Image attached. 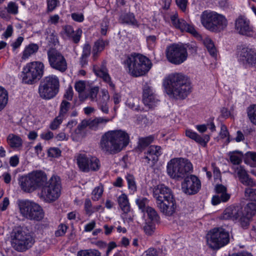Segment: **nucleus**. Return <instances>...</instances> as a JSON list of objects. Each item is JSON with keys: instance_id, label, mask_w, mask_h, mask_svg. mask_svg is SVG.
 Wrapping results in <instances>:
<instances>
[{"instance_id": "39448f33", "label": "nucleus", "mask_w": 256, "mask_h": 256, "mask_svg": "<svg viewBox=\"0 0 256 256\" xmlns=\"http://www.w3.org/2000/svg\"><path fill=\"white\" fill-rule=\"evenodd\" d=\"M192 164L188 159L174 158L172 159L167 164V172L172 178H185L192 172Z\"/></svg>"}, {"instance_id": "423d86ee", "label": "nucleus", "mask_w": 256, "mask_h": 256, "mask_svg": "<svg viewBox=\"0 0 256 256\" xmlns=\"http://www.w3.org/2000/svg\"><path fill=\"white\" fill-rule=\"evenodd\" d=\"M17 204L20 214L28 220L40 221L44 218V212L42 207L32 200H18Z\"/></svg>"}, {"instance_id": "bf43d9fd", "label": "nucleus", "mask_w": 256, "mask_h": 256, "mask_svg": "<svg viewBox=\"0 0 256 256\" xmlns=\"http://www.w3.org/2000/svg\"><path fill=\"white\" fill-rule=\"evenodd\" d=\"M99 91L98 87L95 86L92 88L89 92L88 95V98H90L92 102H96L98 98H96L98 94Z\"/></svg>"}, {"instance_id": "09e8293b", "label": "nucleus", "mask_w": 256, "mask_h": 256, "mask_svg": "<svg viewBox=\"0 0 256 256\" xmlns=\"http://www.w3.org/2000/svg\"><path fill=\"white\" fill-rule=\"evenodd\" d=\"M104 192V186L102 184H100L98 186L96 187L92 192V198L93 200H98L102 196Z\"/></svg>"}, {"instance_id": "f8f14e48", "label": "nucleus", "mask_w": 256, "mask_h": 256, "mask_svg": "<svg viewBox=\"0 0 256 256\" xmlns=\"http://www.w3.org/2000/svg\"><path fill=\"white\" fill-rule=\"evenodd\" d=\"M12 242L16 250L23 252L32 247L34 240L29 232L24 230H18L14 233Z\"/></svg>"}, {"instance_id": "37998d69", "label": "nucleus", "mask_w": 256, "mask_h": 256, "mask_svg": "<svg viewBox=\"0 0 256 256\" xmlns=\"http://www.w3.org/2000/svg\"><path fill=\"white\" fill-rule=\"evenodd\" d=\"M144 213L147 214L148 218L150 222H158L160 220V217L156 210L152 208H147L146 211Z\"/></svg>"}, {"instance_id": "774afa93", "label": "nucleus", "mask_w": 256, "mask_h": 256, "mask_svg": "<svg viewBox=\"0 0 256 256\" xmlns=\"http://www.w3.org/2000/svg\"><path fill=\"white\" fill-rule=\"evenodd\" d=\"M104 42L102 40H98L95 42L93 50L100 52L104 49Z\"/></svg>"}, {"instance_id": "8fccbe9b", "label": "nucleus", "mask_w": 256, "mask_h": 256, "mask_svg": "<svg viewBox=\"0 0 256 256\" xmlns=\"http://www.w3.org/2000/svg\"><path fill=\"white\" fill-rule=\"evenodd\" d=\"M244 196L247 200L256 202V189L246 188L244 190Z\"/></svg>"}, {"instance_id": "c9c22d12", "label": "nucleus", "mask_w": 256, "mask_h": 256, "mask_svg": "<svg viewBox=\"0 0 256 256\" xmlns=\"http://www.w3.org/2000/svg\"><path fill=\"white\" fill-rule=\"evenodd\" d=\"M38 50V46L36 44H31L26 46L22 56V58L23 60H26L30 56L37 52Z\"/></svg>"}, {"instance_id": "f257e3e1", "label": "nucleus", "mask_w": 256, "mask_h": 256, "mask_svg": "<svg viewBox=\"0 0 256 256\" xmlns=\"http://www.w3.org/2000/svg\"><path fill=\"white\" fill-rule=\"evenodd\" d=\"M129 142L130 136L125 131L110 130L102 136L100 146L104 152L114 154L120 152Z\"/></svg>"}, {"instance_id": "9b49d317", "label": "nucleus", "mask_w": 256, "mask_h": 256, "mask_svg": "<svg viewBox=\"0 0 256 256\" xmlns=\"http://www.w3.org/2000/svg\"><path fill=\"white\" fill-rule=\"evenodd\" d=\"M76 160L80 170L83 172L97 171L100 168V160L95 156L80 154L76 156Z\"/></svg>"}, {"instance_id": "393cba45", "label": "nucleus", "mask_w": 256, "mask_h": 256, "mask_svg": "<svg viewBox=\"0 0 256 256\" xmlns=\"http://www.w3.org/2000/svg\"><path fill=\"white\" fill-rule=\"evenodd\" d=\"M144 159L148 164L151 161L154 164L158 160V158L162 154L161 148L156 146H150L145 152Z\"/></svg>"}, {"instance_id": "412c9836", "label": "nucleus", "mask_w": 256, "mask_h": 256, "mask_svg": "<svg viewBox=\"0 0 256 256\" xmlns=\"http://www.w3.org/2000/svg\"><path fill=\"white\" fill-rule=\"evenodd\" d=\"M217 14L218 13L215 12L204 10L200 15V22L202 25L210 32Z\"/></svg>"}, {"instance_id": "72a5a7b5", "label": "nucleus", "mask_w": 256, "mask_h": 256, "mask_svg": "<svg viewBox=\"0 0 256 256\" xmlns=\"http://www.w3.org/2000/svg\"><path fill=\"white\" fill-rule=\"evenodd\" d=\"M118 201L120 208L124 213L127 214L130 211V204L126 194L120 195L118 198Z\"/></svg>"}, {"instance_id": "c03bdc74", "label": "nucleus", "mask_w": 256, "mask_h": 256, "mask_svg": "<svg viewBox=\"0 0 256 256\" xmlns=\"http://www.w3.org/2000/svg\"><path fill=\"white\" fill-rule=\"evenodd\" d=\"M153 140V137L152 136L140 138L138 139V148L140 150L142 151L150 143L152 142Z\"/></svg>"}, {"instance_id": "58836bf2", "label": "nucleus", "mask_w": 256, "mask_h": 256, "mask_svg": "<svg viewBox=\"0 0 256 256\" xmlns=\"http://www.w3.org/2000/svg\"><path fill=\"white\" fill-rule=\"evenodd\" d=\"M8 102V92L7 90L0 86V112L6 106Z\"/></svg>"}, {"instance_id": "6e6d98bb", "label": "nucleus", "mask_w": 256, "mask_h": 256, "mask_svg": "<svg viewBox=\"0 0 256 256\" xmlns=\"http://www.w3.org/2000/svg\"><path fill=\"white\" fill-rule=\"evenodd\" d=\"M100 253L95 250H82L78 252L77 256H99Z\"/></svg>"}, {"instance_id": "a211bd4d", "label": "nucleus", "mask_w": 256, "mask_h": 256, "mask_svg": "<svg viewBox=\"0 0 256 256\" xmlns=\"http://www.w3.org/2000/svg\"><path fill=\"white\" fill-rule=\"evenodd\" d=\"M235 28L240 34L252 36L254 34L250 21L244 16H238L235 21Z\"/></svg>"}, {"instance_id": "864d4df0", "label": "nucleus", "mask_w": 256, "mask_h": 256, "mask_svg": "<svg viewBox=\"0 0 256 256\" xmlns=\"http://www.w3.org/2000/svg\"><path fill=\"white\" fill-rule=\"evenodd\" d=\"M152 222H146L144 226V230L145 233L148 236H151L154 232L156 229L155 224Z\"/></svg>"}, {"instance_id": "603ef678", "label": "nucleus", "mask_w": 256, "mask_h": 256, "mask_svg": "<svg viewBox=\"0 0 256 256\" xmlns=\"http://www.w3.org/2000/svg\"><path fill=\"white\" fill-rule=\"evenodd\" d=\"M126 106L132 110L139 112L140 110V106L137 104L136 100L130 98H128L126 102Z\"/></svg>"}, {"instance_id": "5fc2aeb1", "label": "nucleus", "mask_w": 256, "mask_h": 256, "mask_svg": "<svg viewBox=\"0 0 256 256\" xmlns=\"http://www.w3.org/2000/svg\"><path fill=\"white\" fill-rule=\"evenodd\" d=\"M64 119V118L62 116H60L58 114L50 124L49 126L50 128L53 130H56L60 126Z\"/></svg>"}, {"instance_id": "ddd939ff", "label": "nucleus", "mask_w": 256, "mask_h": 256, "mask_svg": "<svg viewBox=\"0 0 256 256\" xmlns=\"http://www.w3.org/2000/svg\"><path fill=\"white\" fill-rule=\"evenodd\" d=\"M166 57L168 60L174 64H180L187 58L186 49L182 46L172 44L166 50Z\"/></svg>"}, {"instance_id": "f704fd0d", "label": "nucleus", "mask_w": 256, "mask_h": 256, "mask_svg": "<svg viewBox=\"0 0 256 256\" xmlns=\"http://www.w3.org/2000/svg\"><path fill=\"white\" fill-rule=\"evenodd\" d=\"M228 156L230 162L234 165L239 166L238 165L242 162L243 157L242 152L239 151L231 152H229Z\"/></svg>"}, {"instance_id": "ea45409f", "label": "nucleus", "mask_w": 256, "mask_h": 256, "mask_svg": "<svg viewBox=\"0 0 256 256\" xmlns=\"http://www.w3.org/2000/svg\"><path fill=\"white\" fill-rule=\"evenodd\" d=\"M232 168L234 170V173L238 176L240 182L248 176V174L243 166H233Z\"/></svg>"}, {"instance_id": "2eb2a0df", "label": "nucleus", "mask_w": 256, "mask_h": 256, "mask_svg": "<svg viewBox=\"0 0 256 256\" xmlns=\"http://www.w3.org/2000/svg\"><path fill=\"white\" fill-rule=\"evenodd\" d=\"M201 188V182L197 176L190 174L186 176L182 183V189L186 194L191 195L196 194Z\"/></svg>"}, {"instance_id": "6e6552de", "label": "nucleus", "mask_w": 256, "mask_h": 256, "mask_svg": "<svg viewBox=\"0 0 256 256\" xmlns=\"http://www.w3.org/2000/svg\"><path fill=\"white\" fill-rule=\"evenodd\" d=\"M44 66L42 62L34 61L28 63L22 69V82L32 84L38 81L43 76Z\"/></svg>"}, {"instance_id": "6ab92c4d", "label": "nucleus", "mask_w": 256, "mask_h": 256, "mask_svg": "<svg viewBox=\"0 0 256 256\" xmlns=\"http://www.w3.org/2000/svg\"><path fill=\"white\" fill-rule=\"evenodd\" d=\"M216 194L213 196L212 203L217 205L220 202H225L230 198V194L227 192L226 188L222 184H216L215 186Z\"/></svg>"}, {"instance_id": "5701e85b", "label": "nucleus", "mask_w": 256, "mask_h": 256, "mask_svg": "<svg viewBox=\"0 0 256 256\" xmlns=\"http://www.w3.org/2000/svg\"><path fill=\"white\" fill-rule=\"evenodd\" d=\"M19 184L22 190L26 192H31L37 189L30 173L22 176Z\"/></svg>"}, {"instance_id": "a18cd8bd", "label": "nucleus", "mask_w": 256, "mask_h": 256, "mask_svg": "<svg viewBox=\"0 0 256 256\" xmlns=\"http://www.w3.org/2000/svg\"><path fill=\"white\" fill-rule=\"evenodd\" d=\"M136 202L142 212L146 211L147 208L150 207L148 206L149 200L146 198L140 197L136 200Z\"/></svg>"}, {"instance_id": "473e14b6", "label": "nucleus", "mask_w": 256, "mask_h": 256, "mask_svg": "<svg viewBox=\"0 0 256 256\" xmlns=\"http://www.w3.org/2000/svg\"><path fill=\"white\" fill-rule=\"evenodd\" d=\"M88 126L90 127L88 120H82L74 130L76 136L78 138H84L86 136V129Z\"/></svg>"}, {"instance_id": "680f3d73", "label": "nucleus", "mask_w": 256, "mask_h": 256, "mask_svg": "<svg viewBox=\"0 0 256 256\" xmlns=\"http://www.w3.org/2000/svg\"><path fill=\"white\" fill-rule=\"evenodd\" d=\"M7 12L10 14H16L18 12V6L14 2H10L8 5Z\"/></svg>"}, {"instance_id": "3c124183", "label": "nucleus", "mask_w": 256, "mask_h": 256, "mask_svg": "<svg viewBox=\"0 0 256 256\" xmlns=\"http://www.w3.org/2000/svg\"><path fill=\"white\" fill-rule=\"evenodd\" d=\"M126 178L128 182V188L130 190L133 192H136L137 190V187L135 182V179L133 175L128 174Z\"/></svg>"}, {"instance_id": "f3484780", "label": "nucleus", "mask_w": 256, "mask_h": 256, "mask_svg": "<svg viewBox=\"0 0 256 256\" xmlns=\"http://www.w3.org/2000/svg\"><path fill=\"white\" fill-rule=\"evenodd\" d=\"M142 102L144 105L150 110L154 109L160 103V100L152 88L146 84L143 87Z\"/></svg>"}, {"instance_id": "0eeeda50", "label": "nucleus", "mask_w": 256, "mask_h": 256, "mask_svg": "<svg viewBox=\"0 0 256 256\" xmlns=\"http://www.w3.org/2000/svg\"><path fill=\"white\" fill-rule=\"evenodd\" d=\"M61 190L60 178L57 176H52L42 187L40 198L45 202H52L60 196Z\"/></svg>"}, {"instance_id": "dca6fc26", "label": "nucleus", "mask_w": 256, "mask_h": 256, "mask_svg": "<svg viewBox=\"0 0 256 256\" xmlns=\"http://www.w3.org/2000/svg\"><path fill=\"white\" fill-rule=\"evenodd\" d=\"M172 26L182 32H188L195 37L200 36V34L195 29L194 26L188 23L182 18H179L178 14L176 12L170 16Z\"/></svg>"}, {"instance_id": "1a4fd4ad", "label": "nucleus", "mask_w": 256, "mask_h": 256, "mask_svg": "<svg viewBox=\"0 0 256 256\" xmlns=\"http://www.w3.org/2000/svg\"><path fill=\"white\" fill-rule=\"evenodd\" d=\"M60 82L56 76L45 77L38 86L40 97L44 100H50L56 96L59 92Z\"/></svg>"}, {"instance_id": "4d7b16f0", "label": "nucleus", "mask_w": 256, "mask_h": 256, "mask_svg": "<svg viewBox=\"0 0 256 256\" xmlns=\"http://www.w3.org/2000/svg\"><path fill=\"white\" fill-rule=\"evenodd\" d=\"M145 253L146 256H160L163 254H166L163 253L160 249H156L153 248H148L145 252Z\"/></svg>"}, {"instance_id": "20e7f679", "label": "nucleus", "mask_w": 256, "mask_h": 256, "mask_svg": "<svg viewBox=\"0 0 256 256\" xmlns=\"http://www.w3.org/2000/svg\"><path fill=\"white\" fill-rule=\"evenodd\" d=\"M124 64L128 72L135 78L145 75L152 66L151 61L148 58L138 54L128 56Z\"/></svg>"}, {"instance_id": "a878e982", "label": "nucleus", "mask_w": 256, "mask_h": 256, "mask_svg": "<svg viewBox=\"0 0 256 256\" xmlns=\"http://www.w3.org/2000/svg\"><path fill=\"white\" fill-rule=\"evenodd\" d=\"M63 32L66 36L72 40L75 43H78L80 39L82 30L80 28L74 30L73 28L70 25L65 26L63 27Z\"/></svg>"}, {"instance_id": "052dcab7", "label": "nucleus", "mask_w": 256, "mask_h": 256, "mask_svg": "<svg viewBox=\"0 0 256 256\" xmlns=\"http://www.w3.org/2000/svg\"><path fill=\"white\" fill-rule=\"evenodd\" d=\"M84 209L87 214H91L94 212V208L92 207L90 200L86 198L84 202Z\"/></svg>"}, {"instance_id": "2f4dec72", "label": "nucleus", "mask_w": 256, "mask_h": 256, "mask_svg": "<svg viewBox=\"0 0 256 256\" xmlns=\"http://www.w3.org/2000/svg\"><path fill=\"white\" fill-rule=\"evenodd\" d=\"M112 118H108L103 117L96 118L94 120H88L90 123V128L96 130L100 125L105 124L110 121L112 120Z\"/></svg>"}, {"instance_id": "4c0bfd02", "label": "nucleus", "mask_w": 256, "mask_h": 256, "mask_svg": "<svg viewBox=\"0 0 256 256\" xmlns=\"http://www.w3.org/2000/svg\"><path fill=\"white\" fill-rule=\"evenodd\" d=\"M248 117L250 122L256 125V104L250 105L246 108Z\"/></svg>"}, {"instance_id": "de8ad7c7", "label": "nucleus", "mask_w": 256, "mask_h": 256, "mask_svg": "<svg viewBox=\"0 0 256 256\" xmlns=\"http://www.w3.org/2000/svg\"><path fill=\"white\" fill-rule=\"evenodd\" d=\"M244 213L252 218L256 214V202L248 203L244 207Z\"/></svg>"}, {"instance_id": "7ed1b4c3", "label": "nucleus", "mask_w": 256, "mask_h": 256, "mask_svg": "<svg viewBox=\"0 0 256 256\" xmlns=\"http://www.w3.org/2000/svg\"><path fill=\"white\" fill-rule=\"evenodd\" d=\"M153 196L157 206L166 215L172 216L176 209V204L171 190L164 184H159L153 190Z\"/></svg>"}, {"instance_id": "13d9d810", "label": "nucleus", "mask_w": 256, "mask_h": 256, "mask_svg": "<svg viewBox=\"0 0 256 256\" xmlns=\"http://www.w3.org/2000/svg\"><path fill=\"white\" fill-rule=\"evenodd\" d=\"M251 218L252 217L248 216V215L244 214L242 210L241 216L238 218L239 219L241 226L243 228H246L248 226L250 220Z\"/></svg>"}, {"instance_id": "b1692460", "label": "nucleus", "mask_w": 256, "mask_h": 256, "mask_svg": "<svg viewBox=\"0 0 256 256\" xmlns=\"http://www.w3.org/2000/svg\"><path fill=\"white\" fill-rule=\"evenodd\" d=\"M101 94L96 102H97L98 108L104 114H108L109 108L108 106V102L110 100V95L108 90L102 89Z\"/></svg>"}, {"instance_id": "4be33fe9", "label": "nucleus", "mask_w": 256, "mask_h": 256, "mask_svg": "<svg viewBox=\"0 0 256 256\" xmlns=\"http://www.w3.org/2000/svg\"><path fill=\"white\" fill-rule=\"evenodd\" d=\"M242 210L240 206H230L224 210L220 218L222 220H237L241 216Z\"/></svg>"}, {"instance_id": "49530a36", "label": "nucleus", "mask_w": 256, "mask_h": 256, "mask_svg": "<svg viewBox=\"0 0 256 256\" xmlns=\"http://www.w3.org/2000/svg\"><path fill=\"white\" fill-rule=\"evenodd\" d=\"M244 162L252 167H256V152H247L244 158Z\"/></svg>"}, {"instance_id": "e433bc0d", "label": "nucleus", "mask_w": 256, "mask_h": 256, "mask_svg": "<svg viewBox=\"0 0 256 256\" xmlns=\"http://www.w3.org/2000/svg\"><path fill=\"white\" fill-rule=\"evenodd\" d=\"M71 104L66 100H62L60 106V111L58 114L60 116H62L66 118L68 110H70Z\"/></svg>"}, {"instance_id": "9d476101", "label": "nucleus", "mask_w": 256, "mask_h": 256, "mask_svg": "<svg viewBox=\"0 0 256 256\" xmlns=\"http://www.w3.org/2000/svg\"><path fill=\"white\" fill-rule=\"evenodd\" d=\"M207 243L213 249H219L230 242L228 232L222 228H216L210 230L206 236Z\"/></svg>"}, {"instance_id": "a19ab883", "label": "nucleus", "mask_w": 256, "mask_h": 256, "mask_svg": "<svg viewBox=\"0 0 256 256\" xmlns=\"http://www.w3.org/2000/svg\"><path fill=\"white\" fill-rule=\"evenodd\" d=\"M232 168L234 170V173L238 176L240 182L248 176V174L243 166H233Z\"/></svg>"}, {"instance_id": "0e129e2a", "label": "nucleus", "mask_w": 256, "mask_h": 256, "mask_svg": "<svg viewBox=\"0 0 256 256\" xmlns=\"http://www.w3.org/2000/svg\"><path fill=\"white\" fill-rule=\"evenodd\" d=\"M243 185L249 187H253L256 186V182L248 175L241 182Z\"/></svg>"}, {"instance_id": "bb28decb", "label": "nucleus", "mask_w": 256, "mask_h": 256, "mask_svg": "<svg viewBox=\"0 0 256 256\" xmlns=\"http://www.w3.org/2000/svg\"><path fill=\"white\" fill-rule=\"evenodd\" d=\"M93 70L98 76L102 78L103 80L108 84L112 89L114 88L115 86L112 82L111 78L104 66H102L100 68L96 66H94L93 67Z\"/></svg>"}, {"instance_id": "cd10ccee", "label": "nucleus", "mask_w": 256, "mask_h": 256, "mask_svg": "<svg viewBox=\"0 0 256 256\" xmlns=\"http://www.w3.org/2000/svg\"><path fill=\"white\" fill-rule=\"evenodd\" d=\"M30 174L37 189L43 187L48 181L46 174L42 170H34Z\"/></svg>"}, {"instance_id": "c756f323", "label": "nucleus", "mask_w": 256, "mask_h": 256, "mask_svg": "<svg viewBox=\"0 0 256 256\" xmlns=\"http://www.w3.org/2000/svg\"><path fill=\"white\" fill-rule=\"evenodd\" d=\"M6 142L10 148L13 149H20L23 144L22 138L18 135L10 134L6 138Z\"/></svg>"}, {"instance_id": "338daca9", "label": "nucleus", "mask_w": 256, "mask_h": 256, "mask_svg": "<svg viewBox=\"0 0 256 256\" xmlns=\"http://www.w3.org/2000/svg\"><path fill=\"white\" fill-rule=\"evenodd\" d=\"M86 88V83L84 81L80 80L75 83L74 88L78 92H82Z\"/></svg>"}, {"instance_id": "69168bd1", "label": "nucleus", "mask_w": 256, "mask_h": 256, "mask_svg": "<svg viewBox=\"0 0 256 256\" xmlns=\"http://www.w3.org/2000/svg\"><path fill=\"white\" fill-rule=\"evenodd\" d=\"M68 226L64 224H61L58 226V230L56 231L55 235L56 236H64L66 232Z\"/></svg>"}, {"instance_id": "e2e57ef3", "label": "nucleus", "mask_w": 256, "mask_h": 256, "mask_svg": "<svg viewBox=\"0 0 256 256\" xmlns=\"http://www.w3.org/2000/svg\"><path fill=\"white\" fill-rule=\"evenodd\" d=\"M61 151L58 148H50L48 151V154L52 158H58L60 156Z\"/></svg>"}, {"instance_id": "f03ea898", "label": "nucleus", "mask_w": 256, "mask_h": 256, "mask_svg": "<svg viewBox=\"0 0 256 256\" xmlns=\"http://www.w3.org/2000/svg\"><path fill=\"white\" fill-rule=\"evenodd\" d=\"M166 93L176 99H184L191 92V86L186 77L180 73L170 74L163 83Z\"/></svg>"}, {"instance_id": "79ce46f5", "label": "nucleus", "mask_w": 256, "mask_h": 256, "mask_svg": "<svg viewBox=\"0 0 256 256\" xmlns=\"http://www.w3.org/2000/svg\"><path fill=\"white\" fill-rule=\"evenodd\" d=\"M203 42L210 54L214 56L216 54V50L212 40L209 38H205L204 39Z\"/></svg>"}, {"instance_id": "4468645a", "label": "nucleus", "mask_w": 256, "mask_h": 256, "mask_svg": "<svg viewBox=\"0 0 256 256\" xmlns=\"http://www.w3.org/2000/svg\"><path fill=\"white\" fill-rule=\"evenodd\" d=\"M49 64L51 68L61 72L67 68V63L62 54L56 48H51L47 52Z\"/></svg>"}, {"instance_id": "aec40b11", "label": "nucleus", "mask_w": 256, "mask_h": 256, "mask_svg": "<svg viewBox=\"0 0 256 256\" xmlns=\"http://www.w3.org/2000/svg\"><path fill=\"white\" fill-rule=\"evenodd\" d=\"M239 60L244 64H256V52L253 49L244 48L240 54Z\"/></svg>"}, {"instance_id": "7c9ffc66", "label": "nucleus", "mask_w": 256, "mask_h": 256, "mask_svg": "<svg viewBox=\"0 0 256 256\" xmlns=\"http://www.w3.org/2000/svg\"><path fill=\"white\" fill-rule=\"evenodd\" d=\"M120 20L122 24L132 26L134 27H138L139 24L132 13H127L122 14L120 17Z\"/></svg>"}, {"instance_id": "c85d7f7f", "label": "nucleus", "mask_w": 256, "mask_h": 256, "mask_svg": "<svg viewBox=\"0 0 256 256\" xmlns=\"http://www.w3.org/2000/svg\"><path fill=\"white\" fill-rule=\"evenodd\" d=\"M228 26L226 18L223 15L218 14H216L214 22L213 24L212 32H220L225 29Z\"/></svg>"}]
</instances>
